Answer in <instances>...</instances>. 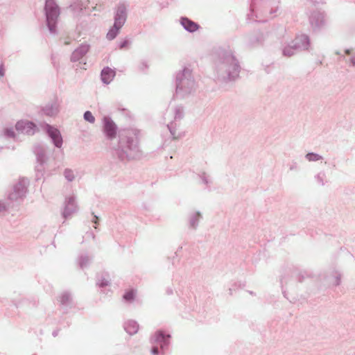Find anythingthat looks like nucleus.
Here are the masks:
<instances>
[{
  "label": "nucleus",
  "instance_id": "nucleus-16",
  "mask_svg": "<svg viewBox=\"0 0 355 355\" xmlns=\"http://www.w3.org/2000/svg\"><path fill=\"white\" fill-rule=\"evenodd\" d=\"M84 119L86 121H87L92 123H94V121H95L94 116L92 115V112L89 111L85 112V113L84 114Z\"/></svg>",
  "mask_w": 355,
  "mask_h": 355
},
{
  "label": "nucleus",
  "instance_id": "nucleus-23",
  "mask_svg": "<svg viewBox=\"0 0 355 355\" xmlns=\"http://www.w3.org/2000/svg\"><path fill=\"white\" fill-rule=\"evenodd\" d=\"M3 68H0V76H3Z\"/></svg>",
  "mask_w": 355,
  "mask_h": 355
},
{
  "label": "nucleus",
  "instance_id": "nucleus-20",
  "mask_svg": "<svg viewBox=\"0 0 355 355\" xmlns=\"http://www.w3.org/2000/svg\"><path fill=\"white\" fill-rule=\"evenodd\" d=\"M307 159L309 161H315L320 159V157L317 154L309 153L306 155Z\"/></svg>",
  "mask_w": 355,
  "mask_h": 355
},
{
  "label": "nucleus",
  "instance_id": "nucleus-1",
  "mask_svg": "<svg viewBox=\"0 0 355 355\" xmlns=\"http://www.w3.org/2000/svg\"><path fill=\"white\" fill-rule=\"evenodd\" d=\"M127 5L124 2L119 3L114 10V24L106 34V39L108 41H112L118 36L127 20Z\"/></svg>",
  "mask_w": 355,
  "mask_h": 355
},
{
  "label": "nucleus",
  "instance_id": "nucleus-13",
  "mask_svg": "<svg viewBox=\"0 0 355 355\" xmlns=\"http://www.w3.org/2000/svg\"><path fill=\"white\" fill-rule=\"evenodd\" d=\"M139 325L135 321H129L125 325V330L130 335H133L138 331Z\"/></svg>",
  "mask_w": 355,
  "mask_h": 355
},
{
  "label": "nucleus",
  "instance_id": "nucleus-24",
  "mask_svg": "<svg viewBox=\"0 0 355 355\" xmlns=\"http://www.w3.org/2000/svg\"><path fill=\"white\" fill-rule=\"evenodd\" d=\"M8 135L9 136H10V137H14V134H13L12 132H11V133L10 134V132H9V131H8Z\"/></svg>",
  "mask_w": 355,
  "mask_h": 355
},
{
  "label": "nucleus",
  "instance_id": "nucleus-14",
  "mask_svg": "<svg viewBox=\"0 0 355 355\" xmlns=\"http://www.w3.org/2000/svg\"><path fill=\"white\" fill-rule=\"evenodd\" d=\"M131 43H132V41L130 39L125 38V39L120 41L118 43L119 49H128L130 48Z\"/></svg>",
  "mask_w": 355,
  "mask_h": 355
},
{
  "label": "nucleus",
  "instance_id": "nucleus-12",
  "mask_svg": "<svg viewBox=\"0 0 355 355\" xmlns=\"http://www.w3.org/2000/svg\"><path fill=\"white\" fill-rule=\"evenodd\" d=\"M114 71L112 68H103L101 72V78L105 83H109L114 76Z\"/></svg>",
  "mask_w": 355,
  "mask_h": 355
},
{
  "label": "nucleus",
  "instance_id": "nucleus-3",
  "mask_svg": "<svg viewBox=\"0 0 355 355\" xmlns=\"http://www.w3.org/2000/svg\"><path fill=\"white\" fill-rule=\"evenodd\" d=\"M46 22L51 34L57 33V23L60 16V8L55 0H46L45 2Z\"/></svg>",
  "mask_w": 355,
  "mask_h": 355
},
{
  "label": "nucleus",
  "instance_id": "nucleus-18",
  "mask_svg": "<svg viewBox=\"0 0 355 355\" xmlns=\"http://www.w3.org/2000/svg\"><path fill=\"white\" fill-rule=\"evenodd\" d=\"M71 8L74 10L81 11L85 8V6L82 3H75L71 5Z\"/></svg>",
  "mask_w": 355,
  "mask_h": 355
},
{
  "label": "nucleus",
  "instance_id": "nucleus-5",
  "mask_svg": "<svg viewBox=\"0 0 355 355\" xmlns=\"http://www.w3.org/2000/svg\"><path fill=\"white\" fill-rule=\"evenodd\" d=\"M89 45L87 43L81 44L77 49H76L73 51L71 56V60L73 62H79V63L81 64V60L89 51Z\"/></svg>",
  "mask_w": 355,
  "mask_h": 355
},
{
  "label": "nucleus",
  "instance_id": "nucleus-8",
  "mask_svg": "<svg viewBox=\"0 0 355 355\" xmlns=\"http://www.w3.org/2000/svg\"><path fill=\"white\" fill-rule=\"evenodd\" d=\"M180 22L183 28L189 33H193L199 28V25L186 17H182Z\"/></svg>",
  "mask_w": 355,
  "mask_h": 355
},
{
  "label": "nucleus",
  "instance_id": "nucleus-4",
  "mask_svg": "<svg viewBox=\"0 0 355 355\" xmlns=\"http://www.w3.org/2000/svg\"><path fill=\"white\" fill-rule=\"evenodd\" d=\"M309 22L315 31L322 28L325 24L324 15L320 11H314L309 17Z\"/></svg>",
  "mask_w": 355,
  "mask_h": 355
},
{
  "label": "nucleus",
  "instance_id": "nucleus-11",
  "mask_svg": "<svg viewBox=\"0 0 355 355\" xmlns=\"http://www.w3.org/2000/svg\"><path fill=\"white\" fill-rule=\"evenodd\" d=\"M116 130V125L112 121L110 120H105L104 130L107 137L111 139L115 137Z\"/></svg>",
  "mask_w": 355,
  "mask_h": 355
},
{
  "label": "nucleus",
  "instance_id": "nucleus-7",
  "mask_svg": "<svg viewBox=\"0 0 355 355\" xmlns=\"http://www.w3.org/2000/svg\"><path fill=\"white\" fill-rule=\"evenodd\" d=\"M15 127L17 130L24 134L31 135L35 132V125L30 121H19Z\"/></svg>",
  "mask_w": 355,
  "mask_h": 355
},
{
  "label": "nucleus",
  "instance_id": "nucleus-21",
  "mask_svg": "<svg viewBox=\"0 0 355 355\" xmlns=\"http://www.w3.org/2000/svg\"><path fill=\"white\" fill-rule=\"evenodd\" d=\"M64 176L69 181H71L73 179V174L71 170H66L64 171Z\"/></svg>",
  "mask_w": 355,
  "mask_h": 355
},
{
  "label": "nucleus",
  "instance_id": "nucleus-25",
  "mask_svg": "<svg viewBox=\"0 0 355 355\" xmlns=\"http://www.w3.org/2000/svg\"><path fill=\"white\" fill-rule=\"evenodd\" d=\"M0 67H3L2 64H0Z\"/></svg>",
  "mask_w": 355,
  "mask_h": 355
},
{
  "label": "nucleus",
  "instance_id": "nucleus-10",
  "mask_svg": "<svg viewBox=\"0 0 355 355\" xmlns=\"http://www.w3.org/2000/svg\"><path fill=\"white\" fill-rule=\"evenodd\" d=\"M223 63L230 67H239V62L232 52L225 53Z\"/></svg>",
  "mask_w": 355,
  "mask_h": 355
},
{
  "label": "nucleus",
  "instance_id": "nucleus-17",
  "mask_svg": "<svg viewBox=\"0 0 355 355\" xmlns=\"http://www.w3.org/2000/svg\"><path fill=\"white\" fill-rule=\"evenodd\" d=\"M345 53L349 55V62L350 64L353 65L354 67H355V54H351V50L350 49H346L345 51Z\"/></svg>",
  "mask_w": 355,
  "mask_h": 355
},
{
  "label": "nucleus",
  "instance_id": "nucleus-22",
  "mask_svg": "<svg viewBox=\"0 0 355 355\" xmlns=\"http://www.w3.org/2000/svg\"><path fill=\"white\" fill-rule=\"evenodd\" d=\"M152 352L154 355H157L158 354V348L157 347H153L152 349Z\"/></svg>",
  "mask_w": 355,
  "mask_h": 355
},
{
  "label": "nucleus",
  "instance_id": "nucleus-19",
  "mask_svg": "<svg viewBox=\"0 0 355 355\" xmlns=\"http://www.w3.org/2000/svg\"><path fill=\"white\" fill-rule=\"evenodd\" d=\"M134 296H135V293H134L133 291H130L126 292L124 294L123 298L125 300L130 301V300H133Z\"/></svg>",
  "mask_w": 355,
  "mask_h": 355
},
{
  "label": "nucleus",
  "instance_id": "nucleus-6",
  "mask_svg": "<svg viewBox=\"0 0 355 355\" xmlns=\"http://www.w3.org/2000/svg\"><path fill=\"white\" fill-rule=\"evenodd\" d=\"M268 14L271 15L272 12H268V11L262 10L254 6H251L250 13L248 15V18L250 21H263L266 19H262L261 16L267 17Z\"/></svg>",
  "mask_w": 355,
  "mask_h": 355
},
{
  "label": "nucleus",
  "instance_id": "nucleus-15",
  "mask_svg": "<svg viewBox=\"0 0 355 355\" xmlns=\"http://www.w3.org/2000/svg\"><path fill=\"white\" fill-rule=\"evenodd\" d=\"M155 337L156 343H161L162 341H164L166 338H168L169 336H165L162 332L158 331L155 334Z\"/></svg>",
  "mask_w": 355,
  "mask_h": 355
},
{
  "label": "nucleus",
  "instance_id": "nucleus-2",
  "mask_svg": "<svg viewBox=\"0 0 355 355\" xmlns=\"http://www.w3.org/2000/svg\"><path fill=\"white\" fill-rule=\"evenodd\" d=\"M311 48L309 37L305 34L298 35L289 44L283 48L284 56H292L302 51H309Z\"/></svg>",
  "mask_w": 355,
  "mask_h": 355
},
{
  "label": "nucleus",
  "instance_id": "nucleus-9",
  "mask_svg": "<svg viewBox=\"0 0 355 355\" xmlns=\"http://www.w3.org/2000/svg\"><path fill=\"white\" fill-rule=\"evenodd\" d=\"M48 132L50 137L52 138L55 145L57 147H60L62 143V139L60 136L59 130L52 127H49Z\"/></svg>",
  "mask_w": 355,
  "mask_h": 355
}]
</instances>
